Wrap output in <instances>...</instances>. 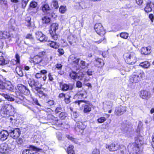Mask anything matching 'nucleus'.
Returning a JSON list of instances; mask_svg holds the SVG:
<instances>
[{"mask_svg":"<svg viewBox=\"0 0 154 154\" xmlns=\"http://www.w3.org/2000/svg\"><path fill=\"white\" fill-rule=\"evenodd\" d=\"M144 75L145 73L143 71L138 70L133 73V75L130 77V82L134 83L137 82L140 79L143 78Z\"/></svg>","mask_w":154,"mask_h":154,"instance_id":"1","label":"nucleus"},{"mask_svg":"<svg viewBox=\"0 0 154 154\" xmlns=\"http://www.w3.org/2000/svg\"><path fill=\"white\" fill-rule=\"evenodd\" d=\"M14 108L11 105H6L3 106L1 110V114L4 117H6L7 115H9L10 113L15 112Z\"/></svg>","mask_w":154,"mask_h":154,"instance_id":"2","label":"nucleus"},{"mask_svg":"<svg viewBox=\"0 0 154 154\" xmlns=\"http://www.w3.org/2000/svg\"><path fill=\"white\" fill-rule=\"evenodd\" d=\"M126 58L127 63L130 64H134L136 62L137 58L135 53L134 52H130L125 54L124 55Z\"/></svg>","mask_w":154,"mask_h":154,"instance_id":"3","label":"nucleus"},{"mask_svg":"<svg viewBox=\"0 0 154 154\" xmlns=\"http://www.w3.org/2000/svg\"><path fill=\"white\" fill-rule=\"evenodd\" d=\"M141 137L136 138L135 140V143H133L132 145L128 146V148L130 150L132 149L133 151H134L135 150L138 149L139 146L143 143L141 140Z\"/></svg>","mask_w":154,"mask_h":154,"instance_id":"4","label":"nucleus"},{"mask_svg":"<svg viewBox=\"0 0 154 154\" xmlns=\"http://www.w3.org/2000/svg\"><path fill=\"white\" fill-rule=\"evenodd\" d=\"M8 131L10 136L14 139L18 138L20 135V131L18 128H12Z\"/></svg>","mask_w":154,"mask_h":154,"instance_id":"5","label":"nucleus"},{"mask_svg":"<svg viewBox=\"0 0 154 154\" xmlns=\"http://www.w3.org/2000/svg\"><path fill=\"white\" fill-rule=\"evenodd\" d=\"M94 29L97 33L101 35H103L106 33L102 24L100 23H96L94 26Z\"/></svg>","mask_w":154,"mask_h":154,"instance_id":"6","label":"nucleus"},{"mask_svg":"<svg viewBox=\"0 0 154 154\" xmlns=\"http://www.w3.org/2000/svg\"><path fill=\"white\" fill-rule=\"evenodd\" d=\"M127 110V107L120 105L117 107L115 110V114L117 116H120L123 114Z\"/></svg>","mask_w":154,"mask_h":154,"instance_id":"7","label":"nucleus"},{"mask_svg":"<svg viewBox=\"0 0 154 154\" xmlns=\"http://www.w3.org/2000/svg\"><path fill=\"white\" fill-rule=\"evenodd\" d=\"M79 59L77 58L74 55H71L69 58L68 61L72 65L76 67L78 65Z\"/></svg>","mask_w":154,"mask_h":154,"instance_id":"8","label":"nucleus"},{"mask_svg":"<svg viewBox=\"0 0 154 154\" xmlns=\"http://www.w3.org/2000/svg\"><path fill=\"white\" fill-rule=\"evenodd\" d=\"M45 54L44 51L40 53L38 55L35 56L33 60V62L34 64H37L40 63L42 60V57Z\"/></svg>","mask_w":154,"mask_h":154,"instance_id":"9","label":"nucleus"},{"mask_svg":"<svg viewBox=\"0 0 154 154\" xmlns=\"http://www.w3.org/2000/svg\"><path fill=\"white\" fill-rule=\"evenodd\" d=\"M36 38L40 41L45 42L48 40V38L41 32H37L36 33Z\"/></svg>","mask_w":154,"mask_h":154,"instance_id":"10","label":"nucleus"},{"mask_svg":"<svg viewBox=\"0 0 154 154\" xmlns=\"http://www.w3.org/2000/svg\"><path fill=\"white\" fill-rule=\"evenodd\" d=\"M106 149H108L110 151H117L119 149V145L118 144H115L112 143L109 145H106Z\"/></svg>","mask_w":154,"mask_h":154,"instance_id":"11","label":"nucleus"},{"mask_svg":"<svg viewBox=\"0 0 154 154\" xmlns=\"http://www.w3.org/2000/svg\"><path fill=\"white\" fill-rule=\"evenodd\" d=\"M18 89L22 93L28 94L29 93V90L26 87L21 84H19L17 87Z\"/></svg>","mask_w":154,"mask_h":154,"instance_id":"12","label":"nucleus"},{"mask_svg":"<svg viewBox=\"0 0 154 154\" xmlns=\"http://www.w3.org/2000/svg\"><path fill=\"white\" fill-rule=\"evenodd\" d=\"M9 131L3 130L0 132V140L3 141L7 139L9 135Z\"/></svg>","mask_w":154,"mask_h":154,"instance_id":"13","label":"nucleus"},{"mask_svg":"<svg viewBox=\"0 0 154 154\" xmlns=\"http://www.w3.org/2000/svg\"><path fill=\"white\" fill-rule=\"evenodd\" d=\"M140 97L143 99H147L150 97V94L146 91H141L140 94Z\"/></svg>","mask_w":154,"mask_h":154,"instance_id":"14","label":"nucleus"},{"mask_svg":"<svg viewBox=\"0 0 154 154\" xmlns=\"http://www.w3.org/2000/svg\"><path fill=\"white\" fill-rule=\"evenodd\" d=\"M141 52L144 55L148 54L151 52L150 48L149 47H143L141 49Z\"/></svg>","mask_w":154,"mask_h":154,"instance_id":"15","label":"nucleus"},{"mask_svg":"<svg viewBox=\"0 0 154 154\" xmlns=\"http://www.w3.org/2000/svg\"><path fill=\"white\" fill-rule=\"evenodd\" d=\"M76 6L79 9H85L87 8V3L85 2L82 1L76 3Z\"/></svg>","mask_w":154,"mask_h":154,"instance_id":"16","label":"nucleus"},{"mask_svg":"<svg viewBox=\"0 0 154 154\" xmlns=\"http://www.w3.org/2000/svg\"><path fill=\"white\" fill-rule=\"evenodd\" d=\"M8 149V145L6 143H2L0 145V152L1 153H5Z\"/></svg>","mask_w":154,"mask_h":154,"instance_id":"17","label":"nucleus"},{"mask_svg":"<svg viewBox=\"0 0 154 154\" xmlns=\"http://www.w3.org/2000/svg\"><path fill=\"white\" fill-rule=\"evenodd\" d=\"M68 40L69 44L72 45H74L76 43V38L73 36H70L68 37Z\"/></svg>","mask_w":154,"mask_h":154,"instance_id":"18","label":"nucleus"},{"mask_svg":"<svg viewBox=\"0 0 154 154\" xmlns=\"http://www.w3.org/2000/svg\"><path fill=\"white\" fill-rule=\"evenodd\" d=\"M82 106L83 107V112L85 113L90 112L91 110V106L87 104H83Z\"/></svg>","mask_w":154,"mask_h":154,"instance_id":"19","label":"nucleus"},{"mask_svg":"<svg viewBox=\"0 0 154 154\" xmlns=\"http://www.w3.org/2000/svg\"><path fill=\"white\" fill-rule=\"evenodd\" d=\"M58 28V25L57 23H53L51 26L50 32H56V30Z\"/></svg>","mask_w":154,"mask_h":154,"instance_id":"20","label":"nucleus"},{"mask_svg":"<svg viewBox=\"0 0 154 154\" xmlns=\"http://www.w3.org/2000/svg\"><path fill=\"white\" fill-rule=\"evenodd\" d=\"M152 6L151 2L147 3L145 8L144 10L147 13H148L149 12H151L152 11Z\"/></svg>","mask_w":154,"mask_h":154,"instance_id":"21","label":"nucleus"},{"mask_svg":"<svg viewBox=\"0 0 154 154\" xmlns=\"http://www.w3.org/2000/svg\"><path fill=\"white\" fill-rule=\"evenodd\" d=\"M85 126L83 123L82 122H79L77 123V127H76V130H78V129L79 130L80 129L81 130H83L85 128Z\"/></svg>","mask_w":154,"mask_h":154,"instance_id":"22","label":"nucleus"},{"mask_svg":"<svg viewBox=\"0 0 154 154\" xmlns=\"http://www.w3.org/2000/svg\"><path fill=\"white\" fill-rule=\"evenodd\" d=\"M140 66L144 68H148L150 66V63L148 61H145L140 63Z\"/></svg>","mask_w":154,"mask_h":154,"instance_id":"23","label":"nucleus"},{"mask_svg":"<svg viewBox=\"0 0 154 154\" xmlns=\"http://www.w3.org/2000/svg\"><path fill=\"white\" fill-rule=\"evenodd\" d=\"M124 132L128 136H130L132 133L131 128L126 127L124 129Z\"/></svg>","mask_w":154,"mask_h":154,"instance_id":"24","label":"nucleus"},{"mask_svg":"<svg viewBox=\"0 0 154 154\" xmlns=\"http://www.w3.org/2000/svg\"><path fill=\"white\" fill-rule=\"evenodd\" d=\"M5 89L11 91L13 89V86L10 82L5 83Z\"/></svg>","mask_w":154,"mask_h":154,"instance_id":"25","label":"nucleus"},{"mask_svg":"<svg viewBox=\"0 0 154 154\" xmlns=\"http://www.w3.org/2000/svg\"><path fill=\"white\" fill-rule=\"evenodd\" d=\"M49 45L50 47L55 49L58 48L59 45L58 43L54 41H51Z\"/></svg>","mask_w":154,"mask_h":154,"instance_id":"26","label":"nucleus"},{"mask_svg":"<svg viewBox=\"0 0 154 154\" xmlns=\"http://www.w3.org/2000/svg\"><path fill=\"white\" fill-rule=\"evenodd\" d=\"M97 63H98V64H97L99 67H101L103 66L104 64L103 60L100 59L98 58L96 59Z\"/></svg>","mask_w":154,"mask_h":154,"instance_id":"27","label":"nucleus"},{"mask_svg":"<svg viewBox=\"0 0 154 154\" xmlns=\"http://www.w3.org/2000/svg\"><path fill=\"white\" fill-rule=\"evenodd\" d=\"M42 20L43 23H49L51 20L50 18L46 16L42 17Z\"/></svg>","mask_w":154,"mask_h":154,"instance_id":"28","label":"nucleus"},{"mask_svg":"<svg viewBox=\"0 0 154 154\" xmlns=\"http://www.w3.org/2000/svg\"><path fill=\"white\" fill-rule=\"evenodd\" d=\"M73 146L72 145H70L67 148V152L68 154H74V151L73 149Z\"/></svg>","mask_w":154,"mask_h":154,"instance_id":"29","label":"nucleus"},{"mask_svg":"<svg viewBox=\"0 0 154 154\" xmlns=\"http://www.w3.org/2000/svg\"><path fill=\"white\" fill-rule=\"evenodd\" d=\"M16 71L18 75L20 77L22 76L23 74L21 69L19 67H17L16 69Z\"/></svg>","mask_w":154,"mask_h":154,"instance_id":"30","label":"nucleus"},{"mask_svg":"<svg viewBox=\"0 0 154 154\" xmlns=\"http://www.w3.org/2000/svg\"><path fill=\"white\" fill-rule=\"evenodd\" d=\"M60 87L63 91H67L69 88V86L66 84H60Z\"/></svg>","mask_w":154,"mask_h":154,"instance_id":"31","label":"nucleus"},{"mask_svg":"<svg viewBox=\"0 0 154 154\" xmlns=\"http://www.w3.org/2000/svg\"><path fill=\"white\" fill-rule=\"evenodd\" d=\"M51 5L53 6V7L55 9H57L58 7V4L57 0H52Z\"/></svg>","mask_w":154,"mask_h":154,"instance_id":"32","label":"nucleus"},{"mask_svg":"<svg viewBox=\"0 0 154 154\" xmlns=\"http://www.w3.org/2000/svg\"><path fill=\"white\" fill-rule=\"evenodd\" d=\"M86 94L87 92L84 90L80 91L78 93V95H80L82 97L85 98H86L87 97Z\"/></svg>","mask_w":154,"mask_h":154,"instance_id":"33","label":"nucleus"},{"mask_svg":"<svg viewBox=\"0 0 154 154\" xmlns=\"http://www.w3.org/2000/svg\"><path fill=\"white\" fill-rule=\"evenodd\" d=\"M66 136L68 139L72 141V142H73L74 143H78V141L77 139L73 138V137H72L71 136L69 135H66Z\"/></svg>","mask_w":154,"mask_h":154,"instance_id":"34","label":"nucleus"},{"mask_svg":"<svg viewBox=\"0 0 154 154\" xmlns=\"http://www.w3.org/2000/svg\"><path fill=\"white\" fill-rule=\"evenodd\" d=\"M129 34L126 32H122L120 34V36L124 39H127L128 37Z\"/></svg>","mask_w":154,"mask_h":154,"instance_id":"35","label":"nucleus"},{"mask_svg":"<svg viewBox=\"0 0 154 154\" xmlns=\"http://www.w3.org/2000/svg\"><path fill=\"white\" fill-rule=\"evenodd\" d=\"M59 118L62 120H64L67 117V114L65 112H63L60 113Z\"/></svg>","mask_w":154,"mask_h":154,"instance_id":"36","label":"nucleus"},{"mask_svg":"<svg viewBox=\"0 0 154 154\" xmlns=\"http://www.w3.org/2000/svg\"><path fill=\"white\" fill-rule=\"evenodd\" d=\"M69 76L72 79H76L77 77V73L74 72H71L69 74Z\"/></svg>","mask_w":154,"mask_h":154,"instance_id":"37","label":"nucleus"},{"mask_svg":"<svg viewBox=\"0 0 154 154\" xmlns=\"http://www.w3.org/2000/svg\"><path fill=\"white\" fill-rule=\"evenodd\" d=\"M42 10L44 12L45 11L49 10L50 7L49 5L47 4H44L42 6Z\"/></svg>","mask_w":154,"mask_h":154,"instance_id":"38","label":"nucleus"},{"mask_svg":"<svg viewBox=\"0 0 154 154\" xmlns=\"http://www.w3.org/2000/svg\"><path fill=\"white\" fill-rule=\"evenodd\" d=\"M50 34L52 38L54 40H57L58 39V35L56 34V32L55 33L54 32H50Z\"/></svg>","mask_w":154,"mask_h":154,"instance_id":"39","label":"nucleus"},{"mask_svg":"<svg viewBox=\"0 0 154 154\" xmlns=\"http://www.w3.org/2000/svg\"><path fill=\"white\" fill-rule=\"evenodd\" d=\"M2 95L4 96L5 98L7 99L8 100L13 101L14 100V99L12 97H10L9 96L5 94H2Z\"/></svg>","mask_w":154,"mask_h":154,"instance_id":"40","label":"nucleus"},{"mask_svg":"<svg viewBox=\"0 0 154 154\" xmlns=\"http://www.w3.org/2000/svg\"><path fill=\"white\" fill-rule=\"evenodd\" d=\"M66 10L65 6H61L59 8V11L62 13H64Z\"/></svg>","mask_w":154,"mask_h":154,"instance_id":"41","label":"nucleus"},{"mask_svg":"<svg viewBox=\"0 0 154 154\" xmlns=\"http://www.w3.org/2000/svg\"><path fill=\"white\" fill-rule=\"evenodd\" d=\"M80 65L82 66V68H84L87 67L88 65V64L86 63L83 60H81L80 62Z\"/></svg>","mask_w":154,"mask_h":154,"instance_id":"42","label":"nucleus"},{"mask_svg":"<svg viewBox=\"0 0 154 154\" xmlns=\"http://www.w3.org/2000/svg\"><path fill=\"white\" fill-rule=\"evenodd\" d=\"M37 5V4L36 2L32 1L30 3L29 6L30 7L33 8H35Z\"/></svg>","mask_w":154,"mask_h":154,"instance_id":"43","label":"nucleus"},{"mask_svg":"<svg viewBox=\"0 0 154 154\" xmlns=\"http://www.w3.org/2000/svg\"><path fill=\"white\" fill-rule=\"evenodd\" d=\"M35 81L33 79H29L28 81V83L30 86L32 87L34 86Z\"/></svg>","mask_w":154,"mask_h":154,"instance_id":"44","label":"nucleus"},{"mask_svg":"<svg viewBox=\"0 0 154 154\" xmlns=\"http://www.w3.org/2000/svg\"><path fill=\"white\" fill-rule=\"evenodd\" d=\"M106 120V118L103 117H101L97 119V121L100 123H102L105 122Z\"/></svg>","mask_w":154,"mask_h":154,"instance_id":"45","label":"nucleus"},{"mask_svg":"<svg viewBox=\"0 0 154 154\" xmlns=\"http://www.w3.org/2000/svg\"><path fill=\"white\" fill-rule=\"evenodd\" d=\"M29 0H22V6L23 8L26 6Z\"/></svg>","mask_w":154,"mask_h":154,"instance_id":"46","label":"nucleus"},{"mask_svg":"<svg viewBox=\"0 0 154 154\" xmlns=\"http://www.w3.org/2000/svg\"><path fill=\"white\" fill-rule=\"evenodd\" d=\"M32 151L29 149L24 150L23 152V154H32Z\"/></svg>","mask_w":154,"mask_h":154,"instance_id":"47","label":"nucleus"},{"mask_svg":"<svg viewBox=\"0 0 154 154\" xmlns=\"http://www.w3.org/2000/svg\"><path fill=\"white\" fill-rule=\"evenodd\" d=\"M30 20L31 18L29 17H27L26 18V21L28 23L27 26L28 27H29L31 26Z\"/></svg>","mask_w":154,"mask_h":154,"instance_id":"48","label":"nucleus"},{"mask_svg":"<svg viewBox=\"0 0 154 154\" xmlns=\"http://www.w3.org/2000/svg\"><path fill=\"white\" fill-rule=\"evenodd\" d=\"M70 97V96L67 95L65 97V101L66 103L67 104L69 103L70 102L69 98Z\"/></svg>","mask_w":154,"mask_h":154,"instance_id":"49","label":"nucleus"},{"mask_svg":"<svg viewBox=\"0 0 154 154\" xmlns=\"http://www.w3.org/2000/svg\"><path fill=\"white\" fill-rule=\"evenodd\" d=\"M78 116V114L77 112H73L71 113V117L73 119H75Z\"/></svg>","mask_w":154,"mask_h":154,"instance_id":"50","label":"nucleus"},{"mask_svg":"<svg viewBox=\"0 0 154 154\" xmlns=\"http://www.w3.org/2000/svg\"><path fill=\"white\" fill-rule=\"evenodd\" d=\"M6 35L4 33V32L2 31H0V39H2L3 38H6Z\"/></svg>","mask_w":154,"mask_h":154,"instance_id":"51","label":"nucleus"},{"mask_svg":"<svg viewBox=\"0 0 154 154\" xmlns=\"http://www.w3.org/2000/svg\"><path fill=\"white\" fill-rule=\"evenodd\" d=\"M62 110V108L60 106H59L57 107L56 108L55 112L56 113H57L61 112Z\"/></svg>","mask_w":154,"mask_h":154,"instance_id":"52","label":"nucleus"},{"mask_svg":"<svg viewBox=\"0 0 154 154\" xmlns=\"http://www.w3.org/2000/svg\"><path fill=\"white\" fill-rule=\"evenodd\" d=\"M34 86L38 88H41V85L40 84L39 82L38 81H35Z\"/></svg>","mask_w":154,"mask_h":154,"instance_id":"53","label":"nucleus"},{"mask_svg":"<svg viewBox=\"0 0 154 154\" xmlns=\"http://www.w3.org/2000/svg\"><path fill=\"white\" fill-rule=\"evenodd\" d=\"M100 151L99 149H94L92 154H100Z\"/></svg>","mask_w":154,"mask_h":154,"instance_id":"54","label":"nucleus"},{"mask_svg":"<svg viewBox=\"0 0 154 154\" xmlns=\"http://www.w3.org/2000/svg\"><path fill=\"white\" fill-rule=\"evenodd\" d=\"M76 85L77 87L80 88L82 87V84L81 82L78 81L76 82Z\"/></svg>","mask_w":154,"mask_h":154,"instance_id":"55","label":"nucleus"},{"mask_svg":"<svg viewBox=\"0 0 154 154\" xmlns=\"http://www.w3.org/2000/svg\"><path fill=\"white\" fill-rule=\"evenodd\" d=\"M5 83L0 82V88L1 89H5Z\"/></svg>","mask_w":154,"mask_h":154,"instance_id":"56","label":"nucleus"},{"mask_svg":"<svg viewBox=\"0 0 154 154\" xmlns=\"http://www.w3.org/2000/svg\"><path fill=\"white\" fill-rule=\"evenodd\" d=\"M62 65L60 64H57L56 65V67L57 69L61 70L62 68Z\"/></svg>","mask_w":154,"mask_h":154,"instance_id":"57","label":"nucleus"},{"mask_svg":"<svg viewBox=\"0 0 154 154\" xmlns=\"http://www.w3.org/2000/svg\"><path fill=\"white\" fill-rule=\"evenodd\" d=\"M67 95V94H66L63 93H60L59 94V97L60 98H63V97H64L65 98V97H66Z\"/></svg>","mask_w":154,"mask_h":154,"instance_id":"58","label":"nucleus"},{"mask_svg":"<svg viewBox=\"0 0 154 154\" xmlns=\"http://www.w3.org/2000/svg\"><path fill=\"white\" fill-rule=\"evenodd\" d=\"M38 95L40 97H42L43 96H47V95L44 93L43 91H40Z\"/></svg>","mask_w":154,"mask_h":154,"instance_id":"59","label":"nucleus"},{"mask_svg":"<svg viewBox=\"0 0 154 154\" xmlns=\"http://www.w3.org/2000/svg\"><path fill=\"white\" fill-rule=\"evenodd\" d=\"M136 3L139 5L142 4L143 2V0H136Z\"/></svg>","mask_w":154,"mask_h":154,"instance_id":"60","label":"nucleus"},{"mask_svg":"<svg viewBox=\"0 0 154 154\" xmlns=\"http://www.w3.org/2000/svg\"><path fill=\"white\" fill-rule=\"evenodd\" d=\"M15 58L16 59L17 63H19L20 62V56L18 54H16L15 55Z\"/></svg>","mask_w":154,"mask_h":154,"instance_id":"61","label":"nucleus"},{"mask_svg":"<svg viewBox=\"0 0 154 154\" xmlns=\"http://www.w3.org/2000/svg\"><path fill=\"white\" fill-rule=\"evenodd\" d=\"M26 38L27 39H32V34H27L26 36Z\"/></svg>","mask_w":154,"mask_h":154,"instance_id":"62","label":"nucleus"},{"mask_svg":"<svg viewBox=\"0 0 154 154\" xmlns=\"http://www.w3.org/2000/svg\"><path fill=\"white\" fill-rule=\"evenodd\" d=\"M48 103L50 106H51L54 104V102L53 100H50L48 102Z\"/></svg>","mask_w":154,"mask_h":154,"instance_id":"63","label":"nucleus"},{"mask_svg":"<svg viewBox=\"0 0 154 154\" xmlns=\"http://www.w3.org/2000/svg\"><path fill=\"white\" fill-rule=\"evenodd\" d=\"M58 51L61 55H62L64 53V51L62 49H59Z\"/></svg>","mask_w":154,"mask_h":154,"instance_id":"64","label":"nucleus"}]
</instances>
